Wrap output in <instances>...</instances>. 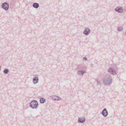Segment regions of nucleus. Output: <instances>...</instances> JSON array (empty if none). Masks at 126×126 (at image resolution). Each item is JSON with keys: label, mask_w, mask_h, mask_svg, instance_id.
I'll list each match as a JSON object with an SVG mask.
<instances>
[{"label": "nucleus", "mask_w": 126, "mask_h": 126, "mask_svg": "<svg viewBox=\"0 0 126 126\" xmlns=\"http://www.w3.org/2000/svg\"><path fill=\"white\" fill-rule=\"evenodd\" d=\"M31 107L33 108H36L38 105V103L35 101H33L31 102L30 104Z\"/></svg>", "instance_id": "1"}, {"label": "nucleus", "mask_w": 126, "mask_h": 126, "mask_svg": "<svg viewBox=\"0 0 126 126\" xmlns=\"http://www.w3.org/2000/svg\"><path fill=\"white\" fill-rule=\"evenodd\" d=\"M2 8L5 10H7L9 7L8 5L6 3H3L2 4Z\"/></svg>", "instance_id": "2"}, {"label": "nucleus", "mask_w": 126, "mask_h": 126, "mask_svg": "<svg viewBox=\"0 0 126 126\" xmlns=\"http://www.w3.org/2000/svg\"><path fill=\"white\" fill-rule=\"evenodd\" d=\"M102 114L105 116H107L108 114V112L105 109H104L102 112Z\"/></svg>", "instance_id": "3"}, {"label": "nucleus", "mask_w": 126, "mask_h": 126, "mask_svg": "<svg viewBox=\"0 0 126 126\" xmlns=\"http://www.w3.org/2000/svg\"><path fill=\"white\" fill-rule=\"evenodd\" d=\"M90 31V30L86 28L84 31L83 33L84 34H87Z\"/></svg>", "instance_id": "4"}, {"label": "nucleus", "mask_w": 126, "mask_h": 126, "mask_svg": "<svg viewBox=\"0 0 126 126\" xmlns=\"http://www.w3.org/2000/svg\"><path fill=\"white\" fill-rule=\"evenodd\" d=\"M116 10L118 12H122L123 11V9L121 7L117 8L116 9Z\"/></svg>", "instance_id": "5"}, {"label": "nucleus", "mask_w": 126, "mask_h": 126, "mask_svg": "<svg viewBox=\"0 0 126 126\" xmlns=\"http://www.w3.org/2000/svg\"><path fill=\"white\" fill-rule=\"evenodd\" d=\"M78 121L80 122H83L85 121V119L83 118H79Z\"/></svg>", "instance_id": "6"}, {"label": "nucleus", "mask_w": 126, "mask_h": 126, "mask_svg": "<svg viewBox=\"0 0 126 126\" xmlns=\"http://www.w3.org/2000/svg\"><path fill=\"white\" fill-rule=\"evenodd\" d=\"M53 99L55 100H59L60 99V98L56 96H54L53 97Z\"/></svg>", "instance_id": "7"}, {"label": "nucleus", "mask_w": 126, "mask_h": 126, "mask_svg": "<svg viewBox=\"0 0 126 126\" xmlns=\"http://www.w3.org/2000/svg\"><path fill=\"white\" fill-rule=\"evenodd\" d=\"M40 102L41 103H43L45 102V99L43 98H41L40 99Z\"/></svg>", "instance_id": "8"}, {"label": "nucleus", "mask_w": 126, "mask_h": 126, "mask_svg": "<svg viewBox=\"0 0 126 126\" xmlns=\"http://www.w3.org/2000/svg\"><path fill=\"white\" fill-rule=\"evenodd\" d=\"M38 79L37 77H35L34 78L33 80V82L34 83H37L38 81Z\"/></svg>", "instance_id": "9"}, {"label": "nucleus", "mask_w": 126, "mask_h": 126, "mask_svg": "<svg viewBox=\"0 0 126 126\" xmlns=\"http://www.w3.org/2000/svg\"><path fill=\"white\" fill-rule=\"evenodd\" d=\"M33 6L36 8H37L39 6V4L37 3H34L33 5Z\"/></svg>", "instance_id": "10"}, {"label": "nucleus", "mask_w": 126, "mask_h": 126, "mask_svg": "<svg viewBox=\"0 0 126 126\" xmlns=\"http://www.w3.org/2000/svg\"><path fill=\"white\" fill-rule=\"evenodd\" d=\"M108 71L110 72H112V73L113 72V70L111 68H109L108 70Z\"/></svg>", "instance_id": "11"}, {"label": "nucleus", "mask_w": 126, "mask_h": 126, "mask_svg": "<svg viewBox=\"0 0 126 126\" xmlns=\"http://www.w3.org/2000/svg\"><path fill=\"white\" fill-rule=\"evenodd\" d=\"M4 72L5 73H7L8 72V70L7 69H5L4 70Z\"/></svg>", "instance_id": "12"}, {"label": "nucleus", "mask_w": 126, "mask_h": 126, "mask_svg": "<svg viewBox=\"0 0 126 126\" xmlns=\"http://www.w3.org/2000/svg\"><path fill=\"white\" fill-rule=\"evenodd\" d=\"M122 28H118V30L119 31H121V30H122Z\"/></svg>", "instance_id": "13"}, {"label": "nucleus", "mask_w": 126, "mask_h": 126, "mask_svg": "<svg viewBox=\"0 0 126 126\" xmlns=\"http://www.w3.org/2000/svg\"><path fill=\"white\" fill-rule=\"evenodd\" d=\"M83 58L84 59H85V60H86L87 59V58L85 57L84 58Z\"/></svg>", "instance_id": "14"}]
</instances>
